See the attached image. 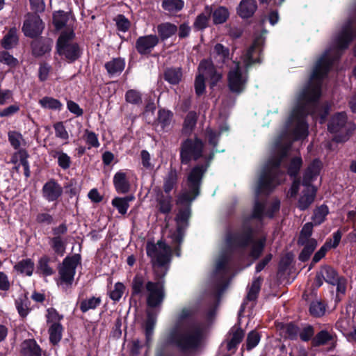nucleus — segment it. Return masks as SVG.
<instances>
[{
	"label": "nucleus",
	"mask_w": 356,
	"mask_h": 356,
	"mask_svg": "<svg viewBox=\"0 0 356 356\" xmlns=\"http://www.w3.org/2000/svg\"><path fill=\"white\" fill-rule=\"evenodd\" d=\"M49 244L55 253L63 256L65 252L67 240L61 236H54L49 239Z\"/></svg>",
	"instance_id": "obj_28"
},
{
	"label": "nucleus",
	"mask_w": 356,
	"mask_h": 356,
	"mask_svg": "<svg viewBox=\"0 0 356 356\" xmlns=\"http://www.w3.org/2000/svg\"><path fill=\"white\" fill-rule=\"evenodd\" d=\"M328 212V208L325 205H321L316 208L314 211L312 217L313 222L316 225L322 223L325 220Z\"/></svg>",
	"instance_id": "obj_46"
},
{
	"label": "nucleus",
	"mask_w": 356,
	"mask_h": 356,
	"mask_svg": "<svg viewBox=\"0 0 356 356\" xmlns=\"http://www.w3.org/2000/svg\"><path fill=\"white\" fill-rule=\"evenodd\" d=\"M204 143L198 138H187L180 147V157L181 163L188 164L191 160H197L202 156Z\"/></svg>",
	"instance_id": "obj_10"
},
{
	"label": "nucleus",
	"mask_w": 356,
	"mask_h": 356,
	"mask_svg": "<svg viewBox=\"0 0 356 356\" xmlns=\"http://www.w3.org/2000/svg\"><path fill=\"white\" fill-rule=\"evenodd\" d=\"M264 42V40L261 37L257 38L252 46L250 47L244 54L243 60L247 68L254 63L260 62V54Z\"/></svg>",
	"instance_id": "obj_16"
},
{
	"label": "nucleus",
	"mask_w": 356,
	"mask_h": 356,
	"mask_svg": "<svg viewBox=\"0 0 356 356\" xmlns=\"http://www.w3.org/2000/svg\"><path fill=\"white\" fill-rule=\"evenodd\" d=\"M157 31L161 38L165 40L173 35L177 31V28L176 25L166 22L159 24Z\"/></svg>",
	"instance_id": "obj_29"
},
{
	"label": "nucleus",
	"mask_w": 356,
	"mask_h": 356,
	"mask_svg": "<svg viewBox=\"0 0 356 356\" xmlns=\"http://www.w3.org/2000/svg\"><path fill=\"white\" fill-rule=\"evenodd\" d=\"M227 131L228 127L225 126L223 129H222L220 131L217 132L216 131L212 130L211 129H207L206 130V138L208 140L209 144L216 147L218 143V137L220 134L222 132V131Z\"/></svg>",
	"instance_id": "obj_54"
},
{
	"label": "nucleus",
	"mask_w": 356,
	"mask_h": 356,
	"mask_svg": "<svg viewBox=\"0 0 356 356\" xmlns=\"http://www.w3.org/2000/svg\"><path fill=\"white\" fill-rule=\"evenodd\" d=\"M172 197L170 196L164 197L161 196L158 200V209L163 213H168L171 211L172 209Z\"/></svg>",
	"instance_id": "obj_52"
},
{
	"label": "nucleus",
	"mask_w": 356,
	"mask_h": 356,
	"mask_svg": "<svg viewBox=\"0 0 356 356\" xmlns=\"http://www.w3.org/2000/svg\"><path fill=\"white\" fill-rule=\"evenodd\" d=\"M44 29V24L40 17L35 14H27L22 31L26 36L35 38L40 35Z\"/></svg>",
	"instance_id": "obj_13"
},
{
	"label": "nucleus",
	"mask_w": 356,
	"mask_h": 356,
	"mask_svg": "<svg viewBox=\"0 0 356 356\" xmlns=\"http://www.w3.org/2000/svg\"><path fill=\"white\" fill-rule=\"evenodd\" d=\"M132 295L145 296L150 307L160 306L165 298V289L161 282H145L143 276L137 274L132 281Z\"/></svg>",
	"instance_id": "obj_3"
},
{
	"label": "nucleus",
	"mask_w": 356,
	"mask_h": 356,
	"mask_svg": "<svg viewBox=\"0 0 356 356\" xmlns=\"http://www.w3.org/2000/svg\"><path fill=\"white\" fill-rule=\"evenodd\" d=\"M0 63L8 68H14L18 65V60L6 51H0Z\"/></svg>",
	"instance_id": "obj_45"
},
{
	"label": "nucleus",
	"mask_w": 356,
	"mask_h": 356,
	"mask_svg": "<svg viewBox=\"0 0 356 356\" xmlns=\"http://www.w3.org/2000/svg\"><path fill=\"white\" fill-rule=\"evenodd\" d=\"M301 165L302 159L298 156L293 158L288 166V174L291 177L296 176L300 170Z\"/></svg>",
	"instance_id": "obj_57"
},
{
	"label": "nucleus",
	"mask_w": 356,
	"mask_h": 356,
	"mask_svg": "<svg viewBox=\"0 0 356 356\" xmlns=\"http://www.w3.org/2000/svg\"><path fill=\"white\" fill-rule=\"evenodd\" d=\"M321 168V162L318 160L314 161L305 171L303 185H310V182L319 175Z\"/></svg>",
	"instance_id": "obj_24"
},
{
	"label": "nucleus",
	"mask_w": 356,
	"mask_h": 356,
	"mask_svg": "<svg viewBox=\"0 0 356 356\" xmlns=\"http://www.w3.org/2000/svg\"><path fill=\"white\" fill-rule=\"evenodd\" d=\"M63 327L59 323H54L49 328V340L56 344L58 343L62 338Z\"/></svg>",
	"instance_id": "obj_34"
},
{
	"label": "nucleus",
	"mask_w": 356,
	"mask_h": 356,
	"mask_svg": "<svg viewBox=\"0 0 356 356\" xmlns=\"http://www.w3.org/2000/svg\"><path fill=\"white\" fill-rule=\"evenodd\" d=\"M213 21L215 24H222L229 17V11L225 7H218L213 12L211 11Z\"/></svg>",
	"instance_id": "obj_36"
},
{
	"label": "nucleus",
	"mask_w": 356,
	"mask_h": 356,
	"mask_svg": "<svg viewBox=\"0 0 356 356\" xmlns=\"http://www.w3.org/2000/svg\"><path fill=\"white\" fill-rule=\"evenodd\" d=\"M246 81V74L242 73L239 63L233 62V65L228 74L230 90L234 92H241L244 90Z\"/></svg>",
	"instance_id": "obj_12"
},
{
	"label": "nucleus",
	"mask_w": 356,
	"mask_h": 356,
	"mask_svg": "<svg viewBox=\"0 0 356 356\" xmlns=\"http://www.w3.org/2000/svg\"><path fill=\"white\" fill-rule=\"evenodd\" d=\"M173 114L167 110H159L158 121L163 128L168 127L172 121Z\"/></svg>",
	"instance_id": "obj_50"
},
{
	"label": "nucleus",
	"mask_w": 356,
	"mask_h": 356,
	"mask_svg": "<svg viewBox=\"0 0 356 356\" xmlns=\"http://www.w3.org/2000/svg\"><path fill=\"white\" fill-rule=\"evenodd\" d=\"M162 7L170 13L177 12L184 7V1L182 0H163Z\"/></svg>",
	"instance_id": "obj_42"
},
{
	"label": "nucleus",
	"mask_w": 356,
	"mask_h": 356,
	"mask_svg": "<svg viewBox=\"0 0 356 356\" xmlns=\"http://www.w3.org/2000/svg\"><path fill=\"white\" fill-rule=\"evenodd\" d=\"M51 156L58 159V165L63 170H66L70 168L71 159L66 153L55 150L51 152Z\"/></svg>",
	"instance_id": "obj_40"
},
{
	"label": "nucleus",
	"mask_w": 356,
	"mask_h": 356,
	"mask_svg": "<svg viewBox=\"0 0 356 356\" xmlns=\"http://www.w3.org/2000/svg\"><path fill=\"white\" fill-rule=\"evenodd\" d=\"M79 262V257L76 254L71 257H66L59 268V275L61 284H72L75 275L76 268Z\"/></svg>",
	"instance_id": "obj_11"
},
{
	"label": "nucleus",
	"mask_w": 356,
	"mask_h": 356,
	"mask_svg": "<svg viewBox=\"0 0 356 356\" xmlns=\"http://www.w3.org/2000/svg\"><path fill=\"white\" fill-rule=\"evenodd\" d=\"M159 42V37L156 35L140 36L136 42V49L140 54H149Z\"/></svg>",
	"instance_id": "obj_17"
},
{
	"label": "nucleus",
	"mask_w": 356,
	"mask_h": 356,
	"mask_svg": "<svg viewBox=\"0 0 356 356\" xmlns=\"http://www.w3.org/2000/svg\"><path fill=\"white\" fill-rule=\"evenodd\" d=\"M197 75L209 80L211 87L222 78L221 73L216 71L213 63L209 60H202L200 63Z\"/></svg>",
	"instance_id": "obj_14"
},
{
	"label": "nucleus",
	"mask_w": 356,
	"mask_h": 356,
	"mask_svg": "<svg viewBox=\"0 0 356 356\" xmlns=\"http://www.w3.org/2000/svg\"><path fill=\"white\" fill-rule=\"evenodd\" d=\"M309 312L314 316H321L325 313V307L321 302L315 301L311 303Z\"/></svg>",
	"instance_id": "obj_63"
},
{
	"label": "nucleus",
	"mask_w": 356,
	"mask_h": 356,
	"mask_svg": "<svg viewBox=\"0 0 356 356\" xmlns=\"http://www.w3.org/2000/svg\"><path fill=\"white\" fill-rule=\"evenodd\" d=\"M124 290V285L121 282H117L114 289L110 292V298L114 301H118L122 298Z\"/></svg>",
	"instance_id": "obj_59"
},
{
	"label": "nucleus",
	"mask_w": 356,
	"mask_h": 356,
	"mask_svg": "<svg viewBox=\"0 0 356 356\" xmlns=\"http://www.w3.org/2000/svg\"><path fill=\"white\" fill-rule=\"evenodd\" d=\"M229 258V255L227 253H222L219 256L216 264V275H219L220 277L224 276L227 268Z\"/></svg>",
	"instance_id": "obj_33"
},
{
	"label": "nucleus",
	"mask_w": 356,
	"mask_h": 356,
	"mask_svg": "<svg viewBox=\"0 0 356 356\" xmlns=\"http://www.w3.org/2000/svg\"><path fill=\"white\" fill-rule=\"evenodd\" d=\"M227 244L231 248H235L237 246H245L250 245L251 250L250 252V257L253 259H257L262 252L266 238H262L258 241H253L252 239L251 232L248 231L246 233L242 234H232L227 237Z\"/></svg>",
	"instance_id": "obj_6"
},
{
	"label": "nucleus",
	"mask_w": 356,
	"mask_h": 356,
	"mask_svg": "<svg viewBox=\"0 0 356 356\" xmlns=\"http://www.w3.org/2000/svg\"><path fill=\"white\" fill-rule=\"evenodd\" d=\"M146 250L155 272L157 273L159 268L161 270L165 268V271L162 273V275H164L166 273L165 266L170 260L171 248L161 241H159L156 243L149 241L146 245Z\"/></svg>",
	"instance_id": "obj_5"
},
{
	"label": "nucleus",
	"mask_w": 356,
	"mask_h": 356,
	"mask_svg": "<svg viewBox=\"0 0 356 356\" xmlns=\"http://www.w3.org/2000/svg\"><path fill=\"white\" fill-rule=\"evenodd\" d=\"M125 100L129 104H140L142 103V96L139 91L131 89L126 92Z\"/></svg>",
	"instance_id": "obj_51"
},
{
	"label": "nucleus",
	"mask_w": 356,
	"mask_h": 356,
	"mask_svg": "<svg viewBox=\"0 0 356 356\" xmlns=\"http://www.w3.org/2000/svg\"><path fill=\"white\" fill-rule=\"evenodd\" d=\"M39 104L44 108L52 110H60L63 106L58 99L49 97L40 99Z\"/></svg>",
	"instance_id": "obj_44"
},
{
	"label": "nucleus",
	"mask_w": 356,
	"mask_h": 356,
	"mask_svg": "<svg viewBox=\"0 0 356 356\" xmlns=\"http://www.w3.org/2000/svg\"><path fill=\"white\" fill-rule=\"evenodd\" d=\"M8 136L10 145L16 149L19 148L24 142L22 135L19 132L15 131H9Z\"/></svg>",
	"instance_id": "obj_53"
},
{
	"label": "nucleus",
	"mask_w": 356,
	"mask_h": 356,
	"mask_svg": "<svg viewBox=\"0 0 356 356\" xmlns=\"http://www.w3.org/2000/svg\"><path fill=\"white\" fill-rule=\"evenodd\" d=\"M332 338L331 334L325 331L322 330L318 332L315 337L312 339V343L314 346H321L326 343Z\"/></svg>",
	"instance_id": "obj_55"
},
{
	"label": "nucleus",
	"mask_w": 356,
	"mask_h": 356,
	"mask_svg": "<svg viewBox=\"0 0 356 356\" xmlns=\"http://www.w3.org/2000/svg\"><path fill=\"white\" fill-rule=\"evenodd\" d=\"M355 22L356 19L351 18L343 25L330 47L316 61L308 84L298 94L293 110L282 134L275 141V155L266 165L259 178L256 189L257 195L269 193L283 180L285 175L278 170V166L287 155L292 142L308 136V125L305 120L306 115L311 112L314 118L319 116L320 123L324 122L329 108L325 106L323 111L318 113L320 106L317 103L321 95L322 80L333 62L339 58L341 51L356 37Z\"/></svg>",
	"instance_id": "obj_1"
},
{
	"label": "nucleus",
	"mask_w": 356,
	"mask_h": 356,
	"mask_svg": "<svg viewBox=\"0 0 356 356\" xmlns=\"http://www.w3.org/2000/svg\"><path fill=\"white\" fill-rule=\"evenodd\" d=\"M182 73L179 68L168 69L164 74L165 79L171 84H177L181 79Z\"/></svg>",
	"instance_id": "obj_35"
},
{
	"label": "nucleus",
	"mask_w": 356,
	"mask_h": 356,
	"mask_svg": "<svg viewBox=\"0 0 356 356\" xmlns=\"http://www.w3.org/2000/svg\"><path fill=\"white\" fill-rule=\"evenodd\" d=\"M29 299L26 296H19L15 301L16 308L18 311L19 314L24 317L29 312L28 307Z\"/></svg>",
	"instance_id": "obj_47"
},
{
	"label": "nucleus",
	"mask_w": 356,
	"mask_h": 356,
	"mask_svg": "<svg viewBox=\"0 0 356 356\" xmlns=\"http://www.w3.org/2000/svg\"><path fill=\"white\" fill-rule=\"evenodd\" d=\"M230 339L227 343V349L232 350L241 341L243 338V331L240 327H234L229 332Z\"/></svg>",
	"instance_id": "obj_26"
},
{
	"label": "nucleus",
	"mask_w": 356,
	"mask_h": 356,
	"mask_svg": "<svg viewBox=\"0 0 356 356\" xmlns=\"http://www.w3.org/2000/svg\"><path fill=\"white\" fill-rule=\"evenodd\" d=\"M22 356H41L42 349L34 339H27L21 345Z\"/></svg>",
	"instance_id": "obj_20"
},
{
	"label": "nucleus",
	"mask_w": 356,
	"mask_h": 356,
	"mask_svg": "<svg viewBox=\"0 0 356 356\" xmlns=\"http://www.w3.org/2000/svg\"><path fill=\"white\" fill-rule=\"evenodd\" d=\"M303 186L304 190L298 202V207L300 210L307 209L314 202L316 195V189L314 186L307 184Z\"/></svg>",
	"instance_id": "obj_19"
},
{
	"label": "nucleus",
	"mask_w": 356,
	"mask_h": 356,
	"mask_svg": "<svg viewBox=\"0 0 356 356\" xmlns=\"http://www.w3.org/2000/svg\"><path fill=\"white\" fill-rule=\"evenodd\" d=\"M101 303L100 298L92 297L81 302L80 309L83 312L95 309Z\"/></svg>",
	"instance_id": "obj_49"
},
{
	"label": "nucleus",
	"mask_w": 356,
	"mask_h": 356,
	"mask_svg": "<svg viewBox=\"0 0 356 356\" xmlns=\"http://www.w3.org/2000/svg\"><path fill=\"white\" fill-rule=\"evenodd\" d=\"M113 184L116 191L120 193H126L130 189V184L127 175L123 172H118L113 177Z\"/></svg>",
	"instance_id": "obj_23"
},
{
	"label": "nucleus",
	"mask_w": 356,
	"mask_h": 356,
	"mask_svg": "<svg viewBox=\"0 0 356 356\" xmlns=\"http://www.w3.org/2000/svg\"><path fill=\"white\" fill-rule=\"evenodd\" d=\"M339 275L337 272L329 266H323L316 273L315 279V284L317 287L323 285V282L331 285H334L338 282Z\"/></svg>",
	"instance_id": "obj_15"
},
{
	"label": "nucleus",
	"mask_w": 356,
	"mask_h": 356,
	"mask_svg": "<svg viewBox=\"0 0 356 356\" xmlns=\"http://www.w3.org/2000/svg\"><path fill=\"white\" fill-rule=\"evenodd\" d=\"M49 259L46 257H42L38 262V270L44 275L48 276L54 273V270L48 265Z\"/></svg>",
	"instance_id": "obj_60"
},
{
	"label": "nucleus",
	"mask_w": 356,
	"mask_h": 356,
	"mask_svg": "<svg viewBox=\"0 0 356 356\" xmlns=\"http://www.w3.org/2000/svg\"><path fill=\"white\" fill-rule=\"evenodd\" d=\"M207 165H197L189 172L187 181L183 192L179 197V202L188 203L192 202L198 195L202 178L207 170Z\"/></svg>",
	"instance_id": "obj_4"
},
{
	"label": "nucleus",
	"mask_w": 356,
	"mask_h": 356,
	"mask_svg": "<svg viewBox=\"0 0 356 356\" xmlns=\"http://www.w3.org/2000/svg\"><path fill=\"white\" fill-rule=\"evenodd\" d=\"M260 341V335L255 331L250 332L246 340V348L250 350L256 347Z\"/></svg>",
	"instance_id": "obj_58"
},
{
	"label": "nucleus",
	"mask_w": 356,
	"mask_h": 356,
	"mask_svg": "<svg viewBox=\"0 0 356 356\" xmlns=\"http://www.w3.org/2000/svg\"><path fill=\"white\" fill-rule=\"evenodd\" d=\"M197 122V115L194 112H190L187 114L184 125L183 133L185 134H190L195 127Z\"/></svg>",
	"instance_id": "obj_38"
},
{
	"label": "nucleus",
	"mask_w": 356,
	"mask_h": 356,
	"mask_svg": "<svg viewBox=\"0 0 356 356\" xmlns=\"http://www.w3.org/2000/svg\"><path fill=\"white\" fill-rule=\"evenodd\" d=\"M257 8V3L254 0H242L237 12L242 18H248L254 13Z\"/></svg>",
	"instance_id": "obj_22"
},
{
	"label": "nucleus",
	"mask_w": 356,
	"mask_h": 356,
	"mask_svg": "<svg viewBox=\"0 0 356 356\" xmlns=\"http://www.w3.org/2000/svg\"><path fill=\"white\" fill-rule=\"evenodd\" d=\"M42 192L45 200L48 202H53L62 195L63 188L54 179H50L44 184Z\"/></svg>",
	"instance_id": "obj_18"
},
{
	"label": "nucleus",
	"mask_w": 356,
	"mask_h": 356,
	"mask_svg": "<svg viewBox=\"0 0 356 356\" xmlns=\"http://www.w3.org/2000/svg\"><path fill=\"white\" fill-rule=\"evenodd\" d=\"M261 282V281L260 278H257L252 282L251 287L250 288L247 295V298L248 300H254L256 299L260 290Z\"/></svg>",
	"instance_id": "obj_61"
},
{
	"label": "nucleus",
	"mask_w": 356,
	"mask_h": 356,
	"mask_svg": "<svg viewBox=\"0 0 356 356\" xmlns=\"http://www.w3.org/2000/svg\"><path fill=\"white\" fill-rule=\"evenodd\" d=\"M54 128L55 129V134L56 137L60 138L63 140L68 139L69 135L63 122H56V124H54Z\"/></svg>",
	"instance_id": "obj_64"
},
{
	"label": "nucleus",
	"mask_w": 356,
	"mask_h": 356,
	"mask_svg": "<svg viewBox=\"0 0 356 356\" xmlns=\"http://www.w3.org/2000/svg\"><path fill=\"white\" fill-rule=\"evenodd\" d=\"M337 328L343 334H350L353 328V322L350 317L341 318L336 324Z\"/></svg>",
	"instance_id": "obj_43"
},
{
	"label": "nucleus",
	"mask_w": 356,
	"mask_h": 356,
	"mask_svg": "<svg viewBox=\"0 0 356 356\" xmlns=\"http://www.w3.org/2000/svg\"><path fill=\"white\" fill-rule=\"evenodd\" d=\"M191 215V210L188 207L180 209L175 218L176 225L175 227L168 223L166 224L163 234L170 240L169 243L172 245L179 244L183 239L184 232L188 226V220Z\"/></svg>",
	"instance_id": "obj_7"
},
{
	"label": "nucleus",
	"mask_w": 356,
	"mask_h": 356,
	"mask_svg": "<svg viewBox=\"0 0 356 356\" xmlns=\"http://www.w3.org/2000/svg\"><path fill=\"white\" fill-rule=\"evenodd\" d=\"M18 37L16 29H10L8 33L3 37L1 41V45L3 48L9 49L17 44Z\"/></svg>",
	"instance_id": "obj_32"
},
{
	"label": "nucleus",
	"mask_w": 356,
	"mask_h": 356,
	"mask_svg": "<svg viewBox=\"0 0 356 356\" xmlns=\"http://www.w3.org/2000/svg\"><path fill=\"white\" fill-rule=\"evenodd\" d=\"M280 206V201L275 200L272 202L270 207L268 209V210L264 213V207L261 204L257 202L254 207L252 216L254 218H260L263 215H265L270 218H272L273 216V214L279 211Z\"/></svg>",
	"instance_id": "obj_21"
},
{
	"label": "nucleus",
	"mask_w": 356,
	"mask_h": 356,
	"mask_svg": "<svg viewBox=\"0 0 356 356\" xmlns=\"http://www.w3.org/2000/svg\"><path fill=\"white\" fill-rule=\"evenodd\" d=\"M303 245L304 248L299 255V259L302 261H306L316 248L317 242L315 239H312Z\"/></svg>",
	"instance_id": "obj_41"
},
{
	"label": "nucleus",
	"mask_w": 356,
	"mask_h": 356,
	"mask_svg": "<svg viewBox=\"0 0 356 356\" xmlns=\"http://www.w3.org/2000/svg\"><path fill=\"white\" fill-rule=\"evenodd\" d=\"M177 182V174L175 169H170L163 181V190L169 193L176 186Z\"/></svg>",
	"instance_id": "obj_31"
},
{
	"label": "nucleus",
	"mask_w": 356,
	"mask_h": 356,
	"mask_svg": "<svg viewBox=\"0 0 356 356\" xmlns=\"http://www.w3.org/2000/svg\"><path fill=\"white\" fill-rule=\"evenodd\" d=\"M312 229L313 224L312 222H307L303 226L298 239L299 244L305 245L306 243L313 239L310 238L312 233Z\"/></svg>",
	"instance_id": "obj_48"
},
{
	"label": "nucleus",
	"mask_w": 356,
	"mask_h": 356,
	"mask_svg": "<svg viewBox=\"0 0 356 356\" xmlns=\"http://www.w3.org/2000/svg\"><path fill=\"white\" fill-rule=\"evenodd\" d=\"M211 15V8L207 6L204 10L198 15L194 22L193 26L197 30H202L207 26L209 19Z\"/></svg>",
	"instance_id": "obj_27"
},
{
	"label": "nucleus",
	"mask_w": 356,
	"mask_h": 356,
	"mask_svg": "<svg viewBox=\"0 0 356 356\" xmlns=\"http://www.w3.org/2000/svg\"><path fill=\"white\" fill-rule=\"evenodd\" d=\"M54 24L57 29H61L67 22V17L63 11H58L54 14Z\"/></svg>",
	"instance_id": "obj_62"
},
{
	"label": "nucleus",
	"mask_w": 356,
	"mask_h": 356,
	"mask_svg": "<svg viewBox=\"0 0 356 356\" xmlns=\"http://www.w3.org/2000/svg\"><path fill=\"white\" fill-rule=\"evenodd\" d=\"M35 268L34 262L31 259H24L19 261L14 266V269L19 273L31 276Z\"/></svg>",
	"instance_id": "obj_25"
},
{
	"label": "nucleus",
	"mask_w": 356,
	"mask_h": 356,
	"mask_svg": "<svg viewBox=\"0 0 356 356\" xmlns=\"http://www.w3.org/2000/svg\"><path fill=\"white\" fill-rule=\"evenodd\" d=\"M74 32L68 30L62 32L57 41V51L59 55L70 62L76 60L81 55L78 44L73 42Z\"/></svg>",
	"instance_id": "obj_9"
},
{
	"label": "nucleus",
	"mask_w": 356,
	"mask_h": 356,
	"mask_svg": "<svg viewBox=\"0 0 356 356\" xmlns=\"http://www.w3.org/2000/svg\"><path fill=\"white\" fill-rule=\"evenodd\" d=\"M193 314L191 307L184 308L178 316L176 329L171 340L183 350H192L199 346L204 337V328L190 318Z\"/></svg>",
	"instance_id": "obj_2"
},
{
	"label": "nucleus",
	"mask_w": 356,
	"mask_h": 356,
	"mask_svg": "<svg viewBox=\"0 0 356 356\" xmlns=\"http://www.w3.org/2000/svg\"><path fill=\"white\" fill-rule=\"evenodd\" d=\"M19 159L20 164L24 168V174L26 177L29 176V166L27 161V154L24 150H19L16 152L12 157L11 162L13 163H16L17 161V159Z\"/></svg>",
	"instance_id": "obj_39"
},
{
	"label": "nucleus",
	"mask_w": 356,
	"mask_h": 356,
	"mask_svg": "<svg viewBox=\"0 0 356 356\" xmlns=\"http://www.w3.org/2000/svg\"><path fill=\"white\" fill-rule=\"evenodd\" d=\"M112 205L115 207L120 214H125L129 207L126 200L122 197H115L112 200Z\"/></svg>",
	"instance_id": "obj_56"
},
{
	"label": "nucleus",
	"mask_w": 356,
	"mask_h": 356,
	"mask_svg": "<svg viewBox=\"0 0 356 356\" xmlns=\"http://www.w3.org/2000/svg\"><path fill=\"white\" fill-rule=\"evenodd\" d=\"M124 61L120 58H115L106 63L105 67L111 75H115L121 73L124 68Z\"/></svg>",
	"instance_id": "obj_30"
},
{
	"label": "nucleus",
	"mask_w": 356,
	"mask_h": 356,
	"mask_svg": "<svg viewBox=\"0 0 356 356\" xmlns=\"http://www.w3.org/2000/svg\"><path fill=\"white\" fill-rule=\"evenodd\" d=\"M213 54L215 59L218 62L224 63L226 60H229V49L224 47L221 44L215 45Z\"/></svg>",
	"instance_id": "obj_37"
},
{
	"label": "nucleus",
	"mask_w": 356,
	"mask_h": 356,
	"mask_svg": "<svg viewBox=\"0 0 356 356\" xmlns=\"http://www.w3.org/2000/svg\"><path fill=\"white\" fill-rule=\"evenodd\" d=\"M355 129V124L347 121L346 114L343 112L334 115L328 124V130L334 134V140L337 143L347 140Z\"/></svg>",
	"instance_id": "obj_8"
}]
</instances>
